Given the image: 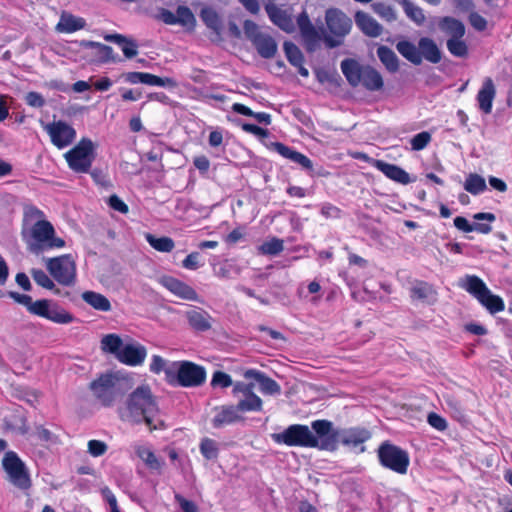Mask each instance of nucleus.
Listing matches in <instances>:
<instances>
[{
	"label": "nucleus",
	"instance_id": "obj_1",
	"mask_svg": "<svg viewBox=\"0 0 512 512\" xmlns=\"http://www.w3.org/2000/svg\"><path fill=\"white\" fill-rule=\"evenodd\" d=\"M158 413L157 403L147 385L137 387L129 394L124 406L119 409L122 420L134 424L145 422L150 429H157L162 424L157 419Z\"/></svg>",
	"mask_w": 512,
	"mask_h": 512
},
{
	"label": "nucleus",
	"instance_id": "obj_2",
	"mask_svg": "<svg viewBox=\"0 0 512 512\" xmlns=\"http://www.w3.org/2000/svg\"><path fill=\"white\" fill-rule=\"evenodd\" d=\"M100 345L103 352L131 367L142 365L147 356L146 347L128 336L123 339L115 333L107 334L102 337Z\"/></svg>",
	"mask_w": 512,
	"mask_h": 512
},
{
	"label": "nucleus",
	"instance_id": "obj_3",
	"mask_svg": "<svg viewBox=\"0 0 512 512\" xmlns=\"http://www.w3.org/2000/svg\"><path fill=\"white\" fill-rule=\"evenodd\" d=\"M9 296L18 304L25 306L32 315L45 318L57 324H69L74 321V316L71 313L51 300L40 299L33 301L31 296L18 292H9Z\"/></svg>",
	"mask_w": 512,
	"mask_h": 512
},
{
	"label": "nucleus",
	"instance_id": "obj_4",
	"mask_svg": "<svg viewBox=\"0 0 512 512\" xmlns=\"http://www.w3.org/2000/svg\"><path fill=\"white\" fill-rule=\"evenodd\" d=\"M22 236L29 251L37 255L48 249L65 246L64 240L55 236V229L49 221L22 228Z\"/></svg>",
	"mask_w": 512,
	"mask_h": 512
},
{
	"label": "nucleus",
	"instance_id": "obj_5",
	"mask_svg": "<svg viewBox=\"0 0 512 512\" xmlns=\"http://www.w3.org/2000/svg\"><path fill=\"white\" fill-rule=\"evenodd\" d=\"M325 21L329 32L333 35H327L324 30L322 40L326 48L333 49L343 44L346 35L352 28L351 19L338 8H329L325 12Z\"/></svg>",
	"mask_w": 512,
	"mask_h": 512
},
{
	"label": "nucleus",
	"instance_id": "obj_6",
	"mask_svg": "<svg viewBox=\"0 0 512 512\" xmlns=\"http://www.w3.org/2000/svg\"><path fill=\"white\" fill-rule=\"evenodd\" d=\"M206 380L204 367L189 361L173 362L172 368L167 371V381L182 387H197Z\"/></svg>",
	"mask_w": 512,
	"mask_h": 512
},
{
	"label": "nucleus",
	"instance_id": "obj_7",
	"mask_svg": "<svg viewBox=\"0 0 512 512\" xmlns=\"http://www.w3.org/2000/svg\"><path fill=\"white\" fill-rule=\"evenodd\" d=\"M124 384L117 374L107 373L91 382L90 389L103 406L109 407L124 393Z\"/></svg>",
	"mask_w": 512,
	"mask_h": 512
},
{
	"label": "nucleus",
	"instance_id": "obj_8",
	"mask_svg": "<svg viewBox=\"0 0 512 512\" xmlns=\"http://www.w3.org/2000/svg\"><path fill=\"white\" fill-rule=\"evenodd\" d=\"M96 156V145L89 138H82L64 154L68 167L75 173H88Z\"/></svg>",
	"mask_w": 512,
	"mask_h": 512
},
{
	"label": "nucleus",
	"instance_id": "obj_9",
	"mask_svg": "<svg viewBox=\"0 0 512 512\" xmlns=\"http://www.w3.org/2000/svg\"><path fill=\"white\" fill-rule=\"evenodd\" d=\"M379 463L386 469L398 474H406L410 464L406 450L386 440L377 449Z\"/></svg>",
	"mask_w": 512,
	"mask_h": 512
},
{
	"label": "nucleus",
	"instance_id": "obj_10",
	"mask_svg": "<svg viewBox=\"0 0 512 512\" xmlns=\"http://www.w3.org/2000/svg\"><path fill=\"white\" fill-rule=\"evenodd\" d=\"M311 429L313 430V448L328 452H335L338 449L340 428L335 427L332 421L314 420L311 423Z\"/></svg>",
	"mask_w": 512,
	"mask_h": 512
},
{
	"label": "nucleus",
	"instance_id": "obj_11",
	"mask_svg": "<svg viewBox=\"0 0 512 512\" xmlns=\"http://www.w3.org/2000/svg\"><path fill=\"white\" fill-rule=\"evenodd\" d=\"M2 467L6 473V479L14 487L20 490H28L32 481L25 463L14 451H8L2 459Z\"/></svg>",
	"mask_w": 512,
	"mask_h": 512
},
{
	"label": "nucleus",
	"instance_id": "obj_12",
	"mask_svg": "<svg viewBox=\"0 0 512 512\" xmlns=\"http://www.w3.org/2000/svg\"><path fill=\"white\" fill-rule=\"evenodd\" d=\"M46 267L52 277L61 285L70 286L76 277V265L71 255H62L46 260Z\"/></svg>",
	"mask_w": 512,
	"mask_h": 512
},
{
	"label": "nucleus",
	"instance_id": "obj_13",
	"mask_svg": "<svg viewBox=\"0 0 512 512\" xmlns=\"http://www.w3.org/2000/svg\"><path fill=\"white\" fill-rule=\"evenodd\" d=\"M243 30L263 58H271L275 55L277 51L275 40L270 35L262 33L255 22L246 20Z\"/></svg>",
	"mask_w": 512,
	"mask_h": 512
},
{
	"label": "nucleus",
	"instance_id": "obj_14",
	"mask_svg": "<svg viewBox=\"0 0 512 512\" xmlns=\"http://www.w3.org/2000/svg\"><path fill=\"white\" fill-rule=\"evenodd\" d=\"M43 129L50 137L51 143L58 149H64L73 144L77 136L75 128L63 120L43 124Z\"/></svg>",
	"mask_w": 512,
	"mask_h": 512
},
{
	"label": "nucleus",
	"instance_id": "obj_15",
	"mask_svg": "<svg viewBox=\"0 0 512 512\" xmlns=\"http://www.w3.org/2000/svg\"><path fill=\"white\" fill-rule=\"evenodd\" d=\"M297 25L302 35L306 50L310 53L314 52L318 48L320 40H322L324 28L320 27L319 29H316L305 11L297 17Z\"/></svg>",
	"mask_w": 512,
	"mask_h": 512
},
{
	"label": "nucleus",
	"instance_id": "obj_16",
	"mask_svg": "<svg viewBox=\"0 0 512 512\" xmlns=\"http://www.w3.org/2000/svg\"><path fill=\"white\" fill-rule=\"evenodd\" d=\"M473 218L477 221L486 220L489 223H470L465 217L457 216L454 218V226L465 233H469L472 231H476L481 234H488L492 231V226L490 223L496 220L495 214L491 212H479L473 215Z\"/></svg>",
	"mask_w": 512,
	"mask_h": 512
},
{
	"label": "nucleus",
	"instance_id": "obj_17",
	"mask_svg": "<svg viewBox=\"0 0 512 512\" xmlns=\"http://www.w3.org/2000/svg\"><path fill=\"white\" fill-rule=\"evenodd\" d=\"M339 435V444L349 448L361 446L360 452L365 451L363 443L371 438L370 431L363 427L340 428Z\"/></svg>",
	"mask_w": 512,
	"mask_h": 512
},
{
	"label": "nucleus",
	"instance_id": "obj_18",
	"mask_svg": "<svg viewBox=\"0 0 512 512\" xmlns=\"http://www.w3.org/2000/svg\"><path fill=\"white\" fill-rule=\"evenodd\" d=\"M159 283L175 296L188 301H198L197 292L188 284L172 276H162Z\"/></svg>",
	"mask_w": 512,
	"mask_h": 512
},
{
	"label": "nucleus",
	"instance_id": "obj_19",
	"mask_svg": "<svg viewBox=\"0 0 512 512\" xmlns=\"http://www.w3.org/2000/svg\"><path fill=\"white\" fill-rule=\"evenodd\" d=\"M375 168L382 172L387 178L402 185H407L414 181V179L410 177L409 173L398 165L381 160L375 162Z\"/></svg>",
	"mask_w": 512,
	"mask_h": 512
},
{
	"label": "nucleus",
	"instance_id": "obj_20",
	"mask_svg": "<svg viewBox=\"0 0 512 512\" xmlns=\"http://www.w3.org/2000/svg\"><path fill=\"white\" fill-rule=\"evenodd\" d=\"M437 27L448 39L463 38L466 32L464 23L452 16L439 17Z\"/></svg>",
	"mask_w": 512,
	"mask_h": 512
},
{
	"label": "nucleus",
	"instance_id": "obj_21",
	"mask_svg": "<svg viewBox=\"0 0 512 512\" xmlns=\"http://www.w3.org/2000/svg\"><path fill=\"white\" fill-rule=\"evenodd\" d=\"M357 27L369 37H378L382 33V26L368 13L357 11L354 16Z\"/></svg>",
	"mask_w": 512,
	"mask_h": 512
},
{
	"label": "nucleus",
	"instance_id": "obj_22",
	"mask_svg": "<svg viewBox=\"0 0 512 512\" xmlns=\"http://www.w3.org/2000/svg\"><path fill=\"white\" fill-rule=\"evenodd\" d=\"M419 53L421 55V62L423 59L432 63L438 64L442 59V51L437 43L430 37H421L418 40Z\"/></svg>",
	"mask_w": 512,
	"mask_h": 512
},
{
	"label": "nucleus",
	"instance_id": "obj_23",
	"mask_svg": "<svg viewBox=\"0 0 512 512\" xmlns=\"http://www.w3.org/2000/svg\"><path fill=\"white\" fill-rule=\"evenodd\" d=\"M458 286L479 300L489 289L485 282L476 275H465L459 279Z\"/></svg>",
	"mask_w": 512,
	"mask_h": 512
},
{
	"label": "nucleus",
	"instance_id": "obj_24",
	"mask_svg": "<svg viewBox=\"0 0 512 512\" xmlns=\"http://www.w3.org/2000/svg\"><path fill=\"white\" fill-rule=\"evenodd\" d=\"M86 21L82 17L75 16L69 12H62L59 22L56 25V31L59 33H74L85 28Z\"/></svg>",
	"mask_w": 512,
	"mask_h": 512
},
{
	"label": "nucleus",
	"instance_id": "obj_25",
	"mask_svg": "<svg viewBox=\"0 0 512 512\" xmlns=\"http://www.w3.org/2000/svg\"><path fill=\"white\" fill-rule=\"evenodd\" d=\"M313 448V430L306 425H290V446Z\"/></svg>",
	"mask_w": 512,
	"mask_h": 512
},
{
	"label": "nucleus",
	"instance_id": "obj_26",
	"mask_svg": "<svg viewBox=\"0 0 512 512\" xmlns=\"http://www.w3.org/2000/svg\"><path fill=\"white\" fill-rule=\"evenodd\" d=\"M410 297L413 300H420L426 303H434L436 301V291L428 282L416 280L409 289Z\"/></svg>",
	"mask_w": 512,
	"mask_h": 512
},
{
	"label": "nucleus",
	"instance_id": "obj_27",
	"mask_svg": "<svg viewBox=\"0 0 512 512\" xmlns=\"http://www.w3.org/2000/svg\"><path fill=\"white\" fill-rule=\"evenodd\" d=\"M242 417L238 414L236 406H221L216 408V414L212 420V424L215 428H220L225 425H230L238 422Z\"/></svg>",
	"mask_w": 512,
	"mask_h": 512
},
{
	"label": "nucleus",
	"instance_id": "obj_28",
	"mask_svg": "<svg viewBox=\"0 0 512 512\" xmlns=\"http://www.w3.org/2000/svg\"><path fill=\"white\" fill-rule=\"evenodd\" d=\"M495 86L492 79L487 78L480 90L477 93V101L479 108L485 114H490L492 111V104L495 97Z\"/></svg>",
	"mask_w": 512,
	"mask_h": 512
},
{
	"label": "nucleus",
	"instance_id": "obj_29",
	"mask_svg": "<svg viewBox=\"0 0 512 512\" xmlns=\"http://www.w3.org/2000/svg\"><path fill=\"white\" fill-rule=\"evenodd\" d=\"M340 66L347 82L352 87H357L361 82L364 66L360 65L355 59L350 58L344 59Z\"/></svg>",
	"mask_w": 512,
	"mask_h": 512
},
{
	"label": "nucleus",
	"instance_id": "obj_30",
	"mask_svg": "<svg viewBox=\"0 0 512 512\" xmlns=\"http://www.w3.org/2000/svg\"><path fill=\"white\" fill-rule=\"evenodd\" d=\"M360 84L368 91H379L384 86L381 74L370 65L364 66Z\"/></svg>",
	"mask_w": 512,
	"mask_h": 512
},
{
	"label": "nucleus",
	"instance_id": "obj_31",
	"mask_svg": "<svg viewBox=\"0 0 512 512\" xmlns=\"http://www.w3.org/2000/svg\"><path fill=\"white\" fill-rule=\"evenodd\" d=\"M397 51L413 65L421 64V55L419 53V44L417 46L409 40H401L396 43Z\"/></svg>",
	"mask_w": 512,
	"mask_h": 512
},
{
	"label": "nucleus",
	"instance_id": "obj_32",
	"mask_svg": "<svg viewBox=\"0 0 512 512\" xmlns=\"http://www.w3.org/2000/svg\"><path fill=\"white\" fill-rule=\"evenodd\" d=\"M83 301L95 310L108 312L112 306L109 299L103 294L94 291H85L81 295Z\"/></svg>",
	"mask_w": 512,
	"mask_h": 512
},
{
	"label": "nucleus",
	"instance_id": "obj_33",
	"mask_svg": "<svg viewBox=\"0 0 512 512\" xmlns=\"http://www.w3.org/2000/svg\"><path fill=\"white\" fill-rule=\"evenodd\" d=\"M106 41L113 42L121 47L125 57L133 58L138 54L137 44L134 40L128 39L121 34H108L105 37Z\"/></svg>",
	"mask_w": 512,
	"mask_h": 512
},
{
	"label": "nucleus",
	"instance_id": "obj_34",
	"mask_svg": "<svg viewBox=\"0 0 512 512\" xmlns=\"http://www.w3.org/2000/svg\"><path fill=\"white\" fill-rule=\"evenodd\" d=\"M189 324L198 331H206L211 328V317L202 309H193L187 312Z\"/></svg>",
	"mask_w": 512,
	"mask_h": 512
},
{
	"label": "nucleus",
	"instance_id": "obj_35",
	"mask_svg": "<svg viewBox=\"0 0 512 512\" xmlns=\"http://www.w3.org/2000/svg\"><path fill=\"white\" fill-rule=\"evenodd\" d=\"M377 56L390 73H395L399 70V58L388 46L380 45L377 48Z\"/></svg>",
	"mask_w": 512,
	"mask_h": 512
},
{
	"label": "nucleus",
	"instance_id": "obj_36",
	"mask_svg": "<svg viewBox=\"0 0 512 512\" xmlns=\"http://www.w3.org/2000/svg\"><path fill=\"white\" fill-rule=\"evenodd\" d=\"M245 377L246 378H254L259 385L260 391L263 393L274 394V393L278 392V390H279V387L274 380L266 377L263 373L258 372L256 370L246 371Z\"/></svg>",
	"mask_w": 512,
	"mask_h": 512
},
{
	"label": "nucleus",
	"instance_id": "obj_37",
	"mask_svg": "<svg viewBox=\"0 0 512 512\" xmlns=\"http://www.w3.org/2000/svg\"><path fill=\"white\" fill-rule=\"evenodd\" d=\"M265 10L270 18V20L281 28L283 31L288 32V15L286 11L279 8L273 1H269Z\"/></svg>",
	"mask_w": 512,
	"mask_h": 512
},
{
	"label": "nucleus",
	"instance_id": "obj_38",
	"mask_svg": "<svg viewBox=\"0 0 512 512\" xmlns=\"http://www.w3.org/2000/svg\"><path fill=\"white\" fill-rule=\"evenodd\" d=\"M200 17L205 25L214 31L216 34H220L222 30V20L219 14L211 7H204L200 12Z\"/></svg>",
	"mask_w": 512,
	"mask_h": 512
},
{
	"label": "nucleus",
	"instance_id": "obj_39",
	"mask_svg": "<svg viewBox=\"0 0 512 512\" xmlns=\"http://www.w3.org/2000/svg\"><path fill=\"white\" fill-rule=\"evenodd\" d=\"M137 456L146 464L151 470H160L162 462L156 457L150 447L139 445L135 447Z\"/></svg>",
	"mask_w": 512,
	"mask_h": 512
},
{
	"label": "nucleus",
	"instance_id": "obj_40",
	"mask_svg": "<svg viewBox=\"0 0 512 512\" xmlns=\"http://www.w3.org/2000/svg\"><path fill=\"white\" fill-rule=\"evenodd\" d=\"M236 408L241 412H258L262 409V400L251 391L239 399Z\"/></svg>",
	"mask_w": 512,
	"mask_h": 512
},
{
	"label": "nucleus",
	"instance_id": "obj_41",
	"mask_svg": "<svg viewBox=\"0 0 512 512\" xmlns=\"http://www.w3.org/2000/svg\"><path fill=\"white\" fill-rule=\"evenodd\" d=\"M479 303L485 307L491 314H495L497 312H500L504 310V301L501 297L494 295L490 289H488L484 294L483 297L480 298Z\"/></svg>",
	"mask_w": 512,
	"mask_h": 512
},
{
	"label": "nucleus",
	"instance_id": "obj_42",
	"mask_svg": "<svg viewBox=\"0 0 512 512\" xmlns=\"http://www.w3.org/2000/svg\"><path fill=\"white\" fill-rule=\"evenodd\" d=\"M464 189L472 195H479L487 190L485 179L476 173H470L464 182Z\"/></svg>",
	"mask_w": 512,
	"mask_h": 512
},
{
	"label": "nucleus",
	"instance_id": "obj_43",
	"mask_svg": "<svg viewBox=\"0 0 512 512\" xmlns=\"http://www.w3.org/2000/svg\"><path fill=\"white\" fill-rule=\"evenodd\" d=\"M397 2L402 6L406 16L411 21H413L419 26L425 22V15L422 8L414 5L409 0H397Z\"/></svg>",
	"mask_w": 512,
	"mask_h": 512
},
{
	"label": "nucleus",
	"instance_id": "obj_44",
	"mask_svg": "<svg viewBox=\"0 0 512 512\" xmlns=\"http://www.w3.org/2000/svg\"><path fill=\"white\" fill-rule=\"evenodd\" d=\"M45 214L42 210L34 205H25L23 208V224L22 228H27L30 225L38 222H45Z\"/></svg>",
	"mask_w": 512,
	"mask_h": 512
},
{
	"label": "nucleus",
	"instance_id": "obj_45",
	"mask_svg": "<svg viewBox=\"0 0 512 512\" xmlns=\"http://www.w3.org/2000/svg\"><path fill=\"white\" fill-rule=\"evenodd\" d=\"M145 239L152 248L159 252H171L175 247V243L170 237L164 236L158 238L148 233L145 235Z\"/></svg>",
	"mask_w": 512,
	"mask_h": 512
},
{
	"label": "nucleus",
	"instance_id": "obj_46",
	"mask_svg": "<svg viewBox=\"0 0 512 512\" xmlns=\"http://www.w3.org/2000/svg\"><path fill=\"white\" fill-rule=\"evenodd\" d=\"M446 46L451 55L458 58H466L469 48L463 38L447 39Z\"/></svg>",
	"mask_w": 512,
	"mask_h": 512
},
{
	"label": "nucleus",
	"instance_id": "obj_47",
	"mask_svg": "<svg viewBox=\"0 0 512 512\" xmlns=\"http://www.w3.org/2000/svg\"><path fill=\"white\" fill-rule=\"evenodd\" d=\"M81 46L84 48H93L96 49V53L98 55L99 60L103 62H107L113 60V49L110 46L94 42V41H86L83 40L81 42Z\"/></svg>",
	"mask_w": 512,
	"mask_h": 512
},
{
	"label": "nucleus",
	"instance_id": "obj_48",
	"mask_svg": "<svg viewBox=\"0 0 512 512\" xmlns=\"http://www.w3.org/2000/svg\"><path fill=\"white\" fill-rule=\"evenodd\" d=\"M374 13H376L379 17L386 20L387 22H393L397 19V14L395 9L386 3L383 2H375L371 5Z\"/></svg>",
	"mask_w": 512,
	"mask_h": 512
},
{
	"label": "nucleus",
	"instance_id": "obj_49",
	"mask_svg": "<svg viewBox=\"0 0 512 512\" xmlns=\"http://www.w3.org/2000/svg\"><path fill=\"white\" fill-rule=\"evenodd\" d=\"M200 452L207 460H212L218 456V444L215 440L204 438L200 443Z\"/></svg>",
	"mask_w": 512,
	"mask_h": 512
},
{
	"label": "nucleus",
	"instance_id": "obj_50",
	"mask_svg": "<svg viewBox=\"0 0 512 512\" xmlns=\"http://www.w3.org/2000/svg\"><path fill=\"white\" fill-rule=\"evenodd\" d=\"M283 250V241L278 238H271L265 241L260 247V253L264 255H277Z\"/></svg>",
	"mask_w": 512,
	"mask_h": 512
},
{
	"label": "nucleus",
	"instance_id": "obj_51",
	"mask_svg": "<svg viewBox=\"0 0 512 512\" xmlns=\"http://www.w3.org/2000/svg\"><path fill=\"white\" fill-rule=\"evenodd\" d=\"M176 24L182 26H193L195 24V17L187 6H179L176 11Z\"/></svg>",
	"mask_w": 512,
	"mask_h": 512
},
{
	"label": "nucleus",
	"instance_id": "obj_52",
	"mask_svg": "<svg viewBox=\"0 0 512 512\" xmlns=\"http://www.w3.org/2000/svg\"><path fill=\"white\" fill-rule=\"evenodd\" d=\"M144 84L158 87H175L176 82L172 78H162L154 74L145 73Z\"/></svg>",
	"mask_w": 512,
	"mask_h": 512
},
{
	"label": "nucleus",
	"instance_id": "obj_53",
	"mask_svg": "<svg viewBox=\"0 0 512 512\" xmlns=\"http://www.w3.org/2000/svg\"><path fill=\"white\" fill-rule=\"evenodd\" d=\"M290 161L298 164L301 168L307 173L313 172V163L312 161L304 154L290 149Z\"/></svg>",
	"mask_w": 512,
	"mask_h": 512
},
{
	"label": "nucleus",
	"instance_id": "obj_54",
	"mask_svg": "<svg viewBox=\"0 0 512 512\" xmlns=\"http://www.w3.org/2000/svg\"><path fill=\"white\" fill-rule=\"evenodd\" d=\"M173 362L168 363L164 358L159 355H153L150 363V371L154 374L165 373L167 377V371L172 368Z\"/></svg>",
	"mask_w": 512,
	"mask_h": 512
},
{
	"label": "nucleus",
	"instance_id": "obj_55",
	"mask_svg": "<svg viewBox=\"0 0 512 512\" xmlns=\"http://www.w3.org/2000/svg\"><path fill=\"white\" fill-rule=\"evenodd\" d=\"M33 280L41 287L46 289H53L55 284L47 275L46 272L40 269H33L31 271Z\"/></svg>",
	"mask_w": 512,
	"mask_h": 512
},
{
	"label": "nucleus",
	"instance_id": "obj_56",
	"mask_svg": "<svg viewBox=\"0 0 512 512\" xmlns=\"http://www.w3.org/2000/svg\"><path fill=\"white\" fill-rule=\"evenodd\" d=\"M431 141V134L427 131L420 132L413 136L410 141L411 147L415 151L424 149Z\"/></svg>",
	"mask_w": 512,
	"mask_h": 512
},
{
	"label": "nucleus",
	"instance_id": "obj_57",
	"mask_svg": "<svg viewBox=\"0 0 512 512\" xmlns=\"http://www.w3.org/2000/svg\"><path fill=\"white\" fill-rule=\"evenodd\" d=\"M232 383L233 382H232L231 376L222 371L214 372L212 379H211L212 387L227 388V387L231 386Z\"/></svg>",
	"mask_w": 512,
	"mask_h": 512
},
{
	"label": "nucleus",
	"instance_id": "obj_58",
	"mask_svg": "<svg viewBox=\"0 0 512 512\" xmlns=\"http://www.w3.org/2000/svg\"><path fill=\"white\" fill-rule=\"evenodd\" d=\"M204 265L199 252H192L186 256L182 262V266L188 270H197Z\"/></svg>",
	"mask_w": 512,
	"mask_h": 512
},
{
	"label": "nucleus",
	"instance_id": "obj_59",
	"mask_svg": "<svg viewBox=\"0 0 512 512\" xmlns=\"http://www.w3.org/2000/svg\"><path fill=\"white\" fill-rule=\"evenodd\" d=\"M315 76L319 83H335L337 78H339V74L334 71L330 72L329 70H326L324 68H317L315 69Z\"/></svg>",
	"mask_w": 512,
	"mask_h": 512
},
{
	"label": "nucleus",
	"instance_id": "obj_60",
	"mask_svg": "<svg viewBox=\"0 0 512 512\" xmlns=\"http://www.w3.org/2000/svg\"><path fill=\"white\" fill-rule=\"evenodd\" d=\"M88 452L93 457L102 456L107 451V445L100 440H90L87 444Z\"/></svg>",
	"mask_w": 512,
	"mask_h": 512
},
{
	"label": "nucleus",
	"instance_id": "obj_61",
	"mask_svg": "<svg viewBox=\"0 0 512 512\" xmlns=\"http://www.w3.org/2000/svg\"><path fill=\"white\" fill-rule=\"evenodd\" d=\"M428 424L438 431H444L447 428V421L441 415L430 412L427 416Z\"/></svg>",
	"mask_w": 512,
	"mask_h": 512
},
{
	"label": "nucleus",
	"instance_id": "obj_62",
	"mask_svg": "<svg viewBox=\"0 0 512 512\" xmlns=\"http://www.w3.org/2000/svg\"><path fill=\"white\" fill-rule=\"evenodd\" d=\"M469 22L471 26L479 32L487 28V20L477 12H471L469 14Z\"/></svg>",
	"mask_w": 512,
	"mask_h": 512
},
{
	"label": "nucleus",
	"instance_id": "obj_63",
	"mask_svg": "<svg viewBox=\"0 0 512 512\" xmlns=\"http://www.w3.org/2000/svg\"><path fill=\"white\" fill-rule=\"evenodd\" d=\"M27 105L34 108H41L45 105V99L38 92H28L25 96Z\"/></svg>",
	"mask_w": 512,
	"mask_h": 512
},
{
	"label": "nucleus",
	"instance_id": "obj_64",
	"mask_svg": "<svg viewBox=\"0 0 512 512\" xmlns=\"http://www.w3.org/2000/svg\"><path fill=\"white\" fill-rule=\"evenodd\" d=\"M175 499L183 512H198V507L194 502L185 499L179 494L175 495Z\"/></svg>",
	"mask_w": 512,
	"mask_h": 512
}]
</instances>
